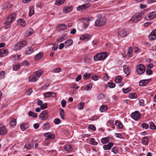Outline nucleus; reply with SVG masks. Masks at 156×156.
Wrapping results in <instances>:
<instances>
[{
	"mask_svg": "<svg viewBox=\"0 0 156 156\" xmlns=\"http://www.w3.org/2000/svg\"><path fill=\"white\" fill-rule=\"evenodd\" d=\"M150 128L153 130H154L156 129V126L153 122H151V123Z\"/></svg>",
	"mask_w": 156,
	"mask_h": 156,
	"instance_id": "nucleus-54",
	"label": "nucleus"
},
{
	"mask_svg": "<svg viewBox=\"0 0 156 156\" xmlns=\"http://www.w3.org/2000/svg\"><path fill=\"white\" fill-rule=\"evenodd\" d=\"M44 135L46 140H53L55 138V135L50 132L45 133Z\"/></svg>",
	"mask_w": 156,
	"mask_h": 156,
	"instance_id": "nucleus-14",
	"label": "nucleus"
},
{
	"mask_svg": "<svg viewBox=\"0 0 156 156\" xmlns=\"http://www.w3.org/2000/svg\"><path fill=\"white\" fill-rule=\"evenodd\" d=\"M33 33V30L31 28L29 29L26 32V34H27V36H30Z\"/></svg>",
	"mask_w": 156,
	"mask_h": 156,
	"instance_id": "nucleus-47",
	"label": "nucleus"
},
{
	"mask_svg": "<svg viewBox=\"0 0 156 156\" xmlns=\"http://www.w3.org/2000/svg\"><path fill=\"white\" fill-rule=\"evenodd\" d=\"M33 48L30 47L28 48L26 53L27 55H29L31 54L33 52Z\"/></svg>",
	"mask_w": 156,
	"mask_h": 156,
	"instance_id": "nucleus-36",
	"label": "nucleus"
},
{
	"mask_svg": "<svg viewBox=\"0 0 156 156\" xmlns=\"http://www.w3.org/2000/svg\"><path fill=\"white\" fill-rule=\"evenodd\" d=\"M16 16V15L15 13L10 14L8 17L7 21L5 22L6 24L9 25L14 20Z\"/></svg>",
	"mask_w": 156,
	"mask_h": 156,
	"instance_id": "nucleus-5",
	"label": "nucleus"
},
{
	"mask_svg": "<svg viewBox=\"0 0 156 156\" xmlns=\"http://www.w3.org/2000/svg\"><path fill=\"white\" fill-rule=\"evenodd\" d=\"M129 97L131 99H136L137 97L136 94L134 93H132L129 94Z\"/></svg>",
	"mask_w": 156,
	"mask_h": 156,
	"instance_id": "nucleus-31",
	"label": "nucleus"
},
{
	"mask_svg": "<svg viewBox=\"0 0 156 156\" xmlns=\"http://www.w3.org/2000/svg\"><path fill=\"white\" fill-rule=\"evenodd\" d=\"M142 16V14L139 13L133 16L132 18V20L134 22H136L140 20Z\"/></svg>",
	"mask_w": 156,
	"mask_h": 156,
	"instance_id": "nucleus-9",
	"label": "nucleus"
},
{
	"mask_svg": "<svg viewBox=\"0 0 156 156\" xmlns=\"http://www.w3.org/2000/svg\"><path fill=\"white\" fill-rule=\"evenodd\" d=\"M114 143L110 142L107 144H105L103 146V148L105 150H110L113 146Z\"/></svg>",
	"mask_w": 156,
	"mask_h": 156,
	"instance_id": "nucleus-18",
	"label": "nucleus"
},
{
	"mask_svg": "<svg viewBox=\"0 0 156 156\" xmlns=\"http://www.w3.org/2000/svg\"><path fill=\"white\" fill-rule=\"evenodd\" d=\"M91 76L90 73H85L83 76V78L84 80H86L89 78Z\"/></svg>",
	"mask_w": 156,
	"mask_h": 156,
	"instance_id": "nucleus-42",
	"label": "nucleus"
},
{
	"mask_svg": "<svg viewBox=\"0 0 156 156\" xmlns=\"http://www.w3.org/2000/svg\"><path fill=\"white\" fill-rule=\"evenodd\" d=\"M54 122L56 125H58L61 122V121L59 118H55L54 120Z\"/></svg>",
	"mask_w": 156,
	"mask_h": 156,
	"instance_id": "nucleus-52",
	"label": "nucleus"
},
{
	"mask_svg": "<svg viewBox=\"0 0 156 156\" xmlns=\"http://www.w3.org/2000/svg\"><path fill=\"white\" fill-rule=\"evenodd\" d=\"M122 77L120 76H118L115 79V81L116 83H120L122 80Z\"/></svg>",
	"mask_w": 156,
	"mask_h": 156,
	"instance_id": "nucleus-45",
	"label": "nucleus"
},
{
	"mask_svg": "<svg viewBox=\"0 0 156 156\" xmlns=\"http://www.w3.org/2000/svg\"><path fill=\"white\" fill-rule=\"evenodd\" d=\"M90 20L89 18H83L81 20L82 23L84 25L83 30L85 29L88 26V22Z\"/></svg>",
	"mask_w": 156,
	"mask_h": 156,
	"instance_id": "nucleus-10",
	"label": "nucleus"
},
{
	"mask_svg": "<svg viewBox=\"0 0 156 156\" xmlns=\"http://www.w3.org/2000/svg\"><path fill=\"white\" fill-rule=\"evenodd\" d=\"M18 23L19 25L24 27L25 25V21L24 20L22 19H20L18 20Z\"/></svg>",
	"mask_w": 156,
	"mask_h": 156,
	"instance_id": "nucleus-30",
	"label": "nucleus"
},
{
	"mask_svg": "<svg viewBox=\"0 0 156 156\" xmlns=\"http://www.w3.org/2000/svg\"><path fill=\"white\" fill-rule=\"evenodd\" d=\"M105 95L104 94H100L98 96V99H104L105 98Z\"/></svg>",
	"mask_w": 156,
	"mask_h": 156,
	"instance_id": "nucleus-58",
	"label": "nucleus"
},
{
	"mask_svg": "<svg viewBox=\"0 0 156 156\" xmlns=\"http://www.w3.org/2000/svg\"><path fill=\"white\" fill-rule=\"evenodd\" d=\"M151 80L150 79L141 80L140 81L139 85L141 86H144L147 84Z\"/></svg>",
	"mask_w": 156,
	"mask_h": 156,
	"instance_id": "nucleus-17",
	"label": "nucleus"
},
{
	"mask_svg": "<svg viewBox=\"0 0 156 156\" xmlns=\"http://www.w3.org/2000/svg\"><path fill=\"white\" fill-rule=\"evenodd\" d=\"M34 144V141H31L27 142L25 145V148L28 149L31 148Z\"/></svg>",
	"mask_w": 156,
	"mask_h": 156,
	"instance_id": "nucleus-19",
	"label": "nucleus"
},
{
	"mask_svg": "<svg viewBox=\"0 0 156 156\" xmlns=\"http://www.w3.org/2000/svg\"><path fill=\"white\" fill-rule=\"evenodd\" d=\"M61 69L60 68L58 67L54 69L52 71V72L53 73H58L61 71Z\"/></svg>",
	"mask_w": 156,
	"mask_h": 156,
	"instance_id": "nucleus-44",
	"label": "nucleus"
},
{
	"mask_svg": "<svg viewBox=\"0 0 156 156\" xmlns=\"http://www.w3.org/2000/svg\"><path fill=\"white\" fill-rule=\"evenodd\" d=\"M43 56V54L41 53H39L37 54L34 57V59L36 60H37L40 59Z\"/></svg>",
	"mask_w": 156,
	"mask_h": 156,
	"instance_id": "nucleus-33",
	"label": "nucleus"
},
{
	"mask_svg": "<svg viewBox=\"0 0 156 156\" xmlns=\"http://www.w3.org/2000/svg\"><path fill=\"white\" fill-rule=\"evenodd\" d=\"M20 66L18 64H16L13 66V69L14 71H17L19 69Z\"/></svg>",
	"mask_w": 156,
	"mask_h": 156,
	"instance_id": "nucleus-51",
	"label": "nucleus"
},
{
	"mask_svg": "<svg viewBox=\"0 0 156 156\" xmlns=\"http://www.w3.org/2000/svg\"><path fill=\"white\" fill-rule=\"evenodd\" d=\"M109 140L108 137L103 138L101 139V142L103 144H107L109 142Z\"/></svg>",
	"mask_w": 156,
	"mask_h": 156,
	"instance_id": "nucleus-32",
	"label": "nucleus"
},
{
	"mask_svg": "<svg viewBox=\"0 0 156 156\" xmlns=\"http://www.w3.org/2000/svg\"><path fill=\"white\" fill-rule=\"evenodd\" d=\"M20 45L21 46V48L26 46L27 45V43L26 41H22L19 42Z\"/></svg>",
	"mask_w": 156,
	"mask_h": 156,
	"instance_id": "nucleus-34",
	"label": "nucleus"
},
{
	"mask_svg": "<svg viewBox=\"0 0 156 156\" xmlns=\"http://www.w3.org/2000/svg\"><path fill=\"white\" fill-rule=\"evenodd\" d=\"M131 116L135 120H137L140 118V115L139 112L136 111L134 112L131 113Z\"/></svg>",
	"mask_w": 156,
	"mask_h": 156,
	"instance_id": "nucleus-13",
	"label": "nucleus"
},
{
	"mask_svg": "<svg viewBox=\"0 0 156 156\" xmlns=\"http://www.w3.org/2000/svg\"><path fill=\"white\" fill-rule=\"evenodd\" d=\"M148 138L147 136H145L143 137L141 140L142 144L145 145H147L148 144Z\"/></svg>",
	"mask_w": 156,
	"mask_h": 156,
	"instance_id": "nucleus-23",
	"label": "nucleus"
},
{
	"mask_svg": "<svg viewBox=\"0 0 156 156\" xmlns=\"http://www.w3.org/2000/svg\"><path fill=\"white\" fill-rule=\"evenodd\" d=\"M118 35L121 37H124L128 34V30L126 29H124L122 30H119L118 31Z\"/></svg>",
	"mask_w": 156,
	"mask_h": 156,
	"instance_id": "nucleus-8",
	"label": "nucleus"
},
{
	"mask_svg": "<svg viewBox=\"0 0 156 156\" xmlns=\"http://www.w3.org/2000/svg\"><path fill=\"white\" fill-rule=\"evenodd\" d=\"M148 38L150 41H152L156 39V29L152 30L148 35Z\"/></svg>",
	"mask_w": 156,
	"mask_h": 156,
	"instance_id": "nucleus-7",
	"label": "nucleus"
},
{
	"mask_svg": "<svg viewBox=\"0 0 156 156\" xmlns=\"http://www.w3.org/2000/svg\"><path fill=\"white\" fill-rule=\"evenodd\" d=\"M28 125L27 123H22L20 125V128L22 131H24L28 128Z\"/></svg>",
	"mask_w": 156,
	"mask_h": 156,
	"instance_id": "nucleus-24",
	"label": "nucleus"
},
{
	"mask_svg": "<svg viewBox=\"0 0 156 156\" xmlns=\"http://www.w3.org/2000/svg\"><path fill=\"white\" fill-rule=\"evenodd\" d=\"M133 51V49L131 47H129L128 50L127 54L129 56L131 55Z\"/></svg>",
	"mask_w": 156,
	"mask_h": 156,
	"instance_id": "nucleus-48",
	"label": "nucleus"
},
{
	"mask_svg": "<svg viewBox=\"0 0 156 156\" xmlns=\"http://www.w3.org/2000/svg\"><path fill=\"white\" fill-rule=\"evenodd\" d=\"M156 12H152L147 15L145 17V19L147 20H151L156 17Z\"/></svg>",
	"mask_w": 156,
	"mask_h": 156,
	"instance_id": "nucleus-6",
	"label": "nucleus"
},
{
	"mask_svg": "<svg viewBox=\"0 0 156 156\" xmlns=\"http://www.w3.org/2000/svg\"><path fill=\"white\" fill-rule=\"evenodd\" d=\"M7 131V129L5 126L1 127L0 128V135L5 134Z\"/></svg>",
	"mask_w": 156,
	"mask_h": 156,
	"instance_id": "nucleus-21",
	"label": "nucleus"
},
{
	"mask_svg": "<svg viewBox=\"0 0 156 156\" xmlns=\"http://www.w3.org/2000/svg\"><path fill=\"white\" fill-rule=\"evenodd\" d=\"M72 10V7L71 6H66L64 8L63 10L65 13L70 12Z\"/></svg>",
	"mask_w": 156,
	"mask_h": 156,
	"instance_id": "nucleus-27",
	"label": "nucleus"
},
{
	"mask_svg": "<svg viewBox=\"0 0 156 156\" xmlns=\"http://www.w3.org/2000/svg\"><path fill=\"white\" fill-rule=\"evenodd\" d=\"M43 74L41 70H39L35 72L34 73L29 77V81L31 82H34L37 80Z\"/></svg>",
	"mask_w": 156,
	"mask_h": 156,
	"instance_id": "nucleus-1",
	"label": "nucleus"
},
{
	"mask_svg": "<svg viewBox=\"0 0 156 156\" xmlns=\"http://www.w3.org/2000/svg\"><path fill=\"white\" fill-rule=\"evenodd\" d=\"M58 27L59 28L60 30H63L67 29V26L65 24H61L58 25Z\"/></svg>",
	"mask_w": 156,
	"mask_h": 156,
	"instance_id": "nucleus-26",
	"label": "nucleus"
},
{
	"mask_svg": "<svg viewBox=\"0 0 156 156\" xmlns=\"http://www.w3.org/2000/svg\"><path fill=\"white\" fill-rule=\"evenodd\" d=\"M84 103V102H81L78 105V109L80 110L83 109Z\"/></svg>",
	"mask_w": 156,
	"mask_h": 156,
	"instance_id": "nucleus-43",
	"label": "nucleus"
},
{
	"mask_svg": "<svg viewBox=\"0 0 156 156\" xmlns=\"http://www.w3.org/2000/svg\"><path fill=\"white\" fill-rule=\"evenodd\" d=\"M48 112L46 110L42 111L39 115V117L40 119L42 120H45L48 118Z\"/></svg>",
	"mask_w": 156,
	"mask_h": 156,
	"instance_id": "nucleus-11",
	"label": "nucleus"
},
{
	"mask_svg": "<svg viewBox=\"0 0 156 156\" xmlns=\"http://www.w3.org/2000/svg\"><path fill=\"white\" fill-rule=\"evenodd\" d=\"M11 5L9 3H6L4 5V9H7L11 7Z\"/></svg>",
	"mask_w": 156,
	"mask_h": 156,
	"instance_id": "nucleus-57",
	"label": "nucleus"
},
{
	"mask_svg": "<svg viewBox=\"0 0 156 156\" xmlns=\"http://www.w3.org/2000/svg\"><path fill=\"white\" fill-rule=\"evenodd\" d=\"M28 115L30 116H32L35 118H36L37 116V115L36 113L32 112L31 111H30L28 112Z\"/></svg>",
	"mask_w": 156,
	"mask_h": 156,
	"instance_id": "nucleus-39",
	"label": "nucleus"
},
{
	"mask_svg": "<svg viewBox=\"0 0 156 156\" xmlns=\"http://www.w3.org/2000/svg\"><path fill=\"white\" fill-rule=\"evenodd\" d=\"M5 76V73L4 71L0 72V79H3Z\"/></svg>",
	"mask_w": 156,
	"mask_h": 156,
	"instance_id": "nucleus-55",
	"label": "nucleus"
},
{
	"mask_svg": "<svg viewBox=\"0 0 156 156\" xmlns=\"http://www.w3.org/2000/svg\"><path fill=\"white\" fill-rule=\"evenodd\" d=\"M64 148L67 152H70L73 151V149L72 146L69 144H65L63 147Z\"/></svg>",
	"mask_w": 156,
	"mask_h": 156,
	"instance_id": "nucleus-15",
	"label": "nucleus"
},
{
	"mask_svg": "<svg viewBox=\"0 0 156 156\" xmlns=\"http://www.w3.org/2000/svg\"><path fill=\"white\" fill-rule=\"evenodd\" d=\"M21 46L19 43H18L14 47V49L15 51H18L21 49Z\"/></svg>",
	"mask_w": 156,
	"mask_h": 156,
	"instance_id": "nucleus-38",
	"label": "nucleus"
},
{
	"mask_svg": "<svg viewBox=\"0 0 156 156\" xmlns=\"http://www.w3.org/2000/svg\"><path fill=\"white\" fill-rule=\"evenodd\" d=\"M61 105L63 108H64L65 107L66 105V101L64 100H62L61 102Z\"/></svg>",
	"mask_w": 156,
	"mask_h": 156,
	"instance_id": "nucleus-64",
	"label": "nucleus"
},
{
	"mask_svg": "<svg viewBox=\"0 0 156 156\" xmlns=\"http://www.w3.org/2000/svg\"><path fill=\"white\" fill-rule=\"evenodd\" d=\"M112 151L114 153V154H116L118 151L117 148L116 147H114L112 148Z\"/></svg>",
	"mask_w": 156,
	"mask_h": 156,
	"instance_id": "nucleus-59",
	"label": "nucleus"
},
{
	"mask_svg": "<svg viewBox=\"0 0 156 156\" xmlns=\"http://www.w3.org/2000/svg\"><path fill=\"white\" fill-rule=\"evenodd\" d=\"M124 73L127 75H128L130 72L129 69L128 68L124 69Z\"/></svg>",
	"mask_w": 156,
	"mask_h": 156,
	"instance_id": "nucleus-60",
	"label": "nucleus"
},
{
	"mask_svg": "<svg viewBox=\"0 0 156 156\" xmlns=\"http://www.w3.org/2000/svg\"><path fill=\"white\" fill-rule=\"evenodd\" d=\"M88 128L94 131L96 129L95 127L92 125H89L88 126Z\"/></svg>",
	"mask_w": 156,
	"mask_h": 156,
	"instance_id": "nucleus-61",
	"label": "nucleus"
},
{
	"mask_svg": "<svg viewBox=\"0 0 156 156\" xmlns=\"http://www.w3.org/2000/svg\"><path fill=\"white\" fill-rule=\"evenodd\" d=\"M92 87V85L90 84H88L85 88L86 90L88 91L90 90Z\"/></svg>",
	"mask_w": 156,
	"mask_h": 156,
	"instance_id": "nucleus-62",
	"label": "nucleus"
},
{
	"mask_svg": "<svg viewBox=\"0 0 156 156\" xmlns=\"http://www.w3.org/2000/svg\"><path fill=\"white\" fill-rule=\"evenodd\" d=\"M141 126L144 129H147L149 128V125L147 123H144L141 125Z\"/></svg>",
	"mask_w": 156,
	"mask_h": 156,
	"instance_id": "nucleus-49",
	"label": "nucleus"
},
{
	"mask_svg": "<svg viewBox=\"0 0 156 156\" xmlns=\"http://www.w3.org/2000/svg\"><path fill=\"white\" fill-rule=\"evenodd\" d=\"M16 122L15 119H13L11 120L10 123V125L12 127H14L16 125Z\"/></svg>",
	"mask_w": 156,
	"mask_h": 156,
	"instance_id": "nucleus-41",
	"label": "nucleus"
},
{
	"mask_svg": "<svg viewBox=\"0 0 156 156\" xmlns=\"http://www.w3.org/2000/svg\"><path fill=\"white\" fill-rule=\"evenodd\" d=\"M59 111L61 118L62 119L64 120L65 119V118L64 117L65 112L64 111V109L62 108H60L59 109Z\"/></svg>",
	"mask_w": 156,
	"mask_h": 156,
	"instance_id": "nucleus-22",
	"label": "nucleus"
},
{
	"mask_svg": "<svg viewBox=\"0 0 156 156\" xmlns=\"http://www.w3.org/2000/svg\"><path fill=\"white\" fill-rule=\"evenodd\" d=\"M115 125L119 129L123 128V125L122 123L118 120H116L115 123Z\"/></svg>",
	"mask_w": 156,
	"mask_h": 156,
	"instance_id": "nucleus-28",
	"label": "nucleus"
},
{
	"mask_svg": "<svg viewBox=\"0 0 156 156\" xmlns=\"http://www.w3.org/2000/svg\"><path fill=\"white\" fill-rule=\"evenodd\" d=\"M90 37V35L88 34H84L81 36L80 37V39L84 40L86 39H89Z\"/></svg>",
	"mask_w": 156,
	"mask_h": 156,
	"instance_id": "nucleus-29",
	"label": "nucleus"
},
{
	"mask_svg": "<svg viewBox=\"0 0 156 156\" xmlns=\"http://www.w3.org/2000/svg\"><path fill=\"white\" fill-rule=\"evenodd\" d=\"M52 94H54V96L55 95V94L51 92H48L44 93L43 94L44 98H46L50 97Z\"/></svg>",
	"mask_w": 156,
	"mask_h": 156,
	"instance_id": "nucleus-20",
	"label": "nucleus"
},
{
	"mask_svg": "<svg viewBox=\"0 0 156 156\" xmlns=\"http://www.w3.org/2000/svg\"><path fill=\"white\" fill-rule=\"evenodd\" d=\"M108 86L110 88H113L115 86V84L113 82L109 83H108Z\"/></svg>",
	"mask_w": 156,
	"mask_h": 156,
	"instance_id": "nucleus-46",
	"label": "nucleus"
},
{
	"mask_svg": "<svg viewBox=\"0 0 156 156\" xmlns=\"http://www.w3.org/2000/svg\"><path fill=\"white\" fill-rule=\"evenodd\" d=\"M107 109V107L105 105H102L100 108V110L101 112H104Z\"/></svg>",
	"mask_w": 156,
	"mask_h": 156,
	"instance_id": "nucleus-35",
	"label": "nucleus"
},
{
	"mask_svg": "<svg viewBox=\"0 0 156 156\" xmlns=\"http://www.w3.org/2000/svg\"><path fill=\"white\" fill-rule=\"evenodd\" d=\"M131 88L128 87L126 89L123 88L122 91L124 93H127L131 90Z\"/></svg>",
	"mask_w": 156,
	"mask_h": 156,
	"instance_id": "nucleus-53",
	"label": "nucleus"
},
{
	"mask_svg": "<svg viewBox=\"0 0 156 156\" xmlns=\"http://www.w3.org/2000/svg\"><path fill=\"white\" fill-rule=\"evenodd\" d=\"M107 55L106 52H101L97 54L94 57V60H103L107 57Z\"/></svg>",
	"mask_w": 156,
	"mask_h": 156,
	"instance_id": "nucleus-3",
	"label": "nucleus"
},
{
	"mask_svg": "<svg viewBox=\"0 0 156 156\" xmlns=\"http://www.w3.org/2000/svg\"><path fill=\"white\" fill-rule=\"evenodd\" d=\"M8 54L7 49L2 48L0 50V57L7 55Z\"/></svg>",
	"mask_w": 156,
	"mask_h": 156,
	"instance_id": "nucleus-16",
	"label": "nucleus"
},
{
	"mask_svg": "<svg viewBox=\"0 0 156 156\" xmlns=\"http://www.w3.org/2000/svg\"><path fill=\"white\" fill-rule=\"evenodd\" d=\"M140 105L141 106H144V101L143 99H140L139 101Z\"/></svg>",
	"mask_w": 156,
	"mask_h": 156,
	"instance_id": "nucleus-63",
	"label": "nucleus"
},
{
	"mask_svg": "<svg viewBox=\"0 0 156 156\" xmlns=\"http://www.w3.org/2000/svg\"><path fill=\"white\" fill-rule=\"evenodd\" d=\"M73 44V40L71 39H69L65 42V47L67 48L68 47L71 45Z\"/></svg>",
	"mask_w": 156,
	"mask_h": 156,
	"instance_id": "nucleus-25",
	"label": "nucleus"
},
{
	"mask_svg": "<svg viewBox=\"0 0 156 156\" xmlns=\"http://www.w3.org/2000/svg\"><path fill=\"white\" fill-rule=\"evenodd\" d=\"M106 23V20L105 18L101 17L97 19L95 22V24L97 27H100L105 25Z\"/></svg>",
	"mask_w": 156,
	"mask_h": 156,
	"instance_id": "nucleus-2",
	"label": "nucleus"
},
{
	"mask_svg": "<svg viewBox=\"0 0 156 156\" xmlns=\"http://www.w3.org/2000/svg\"><path fill=\"white\" fill-rule=\"evenodd\" d=\"M90 144L93 145H97L98 144V143L95 141L94 138H91L90 140Z\"/></svg>",
	"mask_w": 156,
	"mask_h": 156,
	"instance_id": "nucleus-40",
	"label": "nucleus"
},
{
	"mask_svg": "<svg viewBox=\"0 0 156 156\" xmlns=\"http://www.w3.org/2000/svg\"><path fill=\"white\" fill-rule=\"evenodd\" d=\"M65 1V0H56L55 1V3L56 5H59L63 4Z\"/></svg>",
	"mask_w": 156,
	"mask_h": 156,
	"instance_id": "nucleus-37",
	"label": "nucleus"
},
{
	"mask_svg": "<svg viewBox=\"0 0 156 156\" xmlns=\"http://www.w3.org/2000/svg\"><path fill=\"white\" fill-rule=\"evenodd\" d=\"M34 14V9L33 7H31L30 9L29 16H31Z\"/></svg>",
	"mask_w": 156,
	"mask_h": 156,
	"instance_id": "nucleus-50",
	"label": "nucleus"
},
{
	"mask_svg": "<svg viewBox=\"0 0 156 156\" xmlns=\"http://www.w3.org/2000/svg\"><path fill=\"white\" fill-rule=\"evenodd\" d=\"M90 6V3L83 4L77 7L76 9L79 11H80L82 10H85L88 8Z\"/></svg>",
	"mask_w": 156,
	"mask_h": 156,
	"instance_id": "nucleus-12",
	"label": "nucleus"
},
{
	"mask_svg": "<svg viewBox=\"0 0 156 156\" xmlns=\"http://www.w3.org/2000/svg\"><path fill=\"white\" fill-rule=\"evenodd\" d=\"M145 66L143 64L138 65L136 68V72L139 75L143 74L145 71Z\"/></svg>",
	"mask_w": 156,
	"mask_h": 156,
	"instance_id": "nucleus-4",
	"label": "nucleus"
},
{
	"mask_svg": "<svg viewBox=\"0 0 156 156\" xmlns=\"http://www.w3.org/2000/svg\"><path fill=\"white\" fill-rule=\"evenodd\" d=\"M64 38L65 37L64 36H62L58 37L57 40V41L59 42H62L64 40Z\"/></svg>",
	"mask_w": 156,
	"mask_h": 156,
	"instance_id": "nucleus-56",
	"label": "nucleus"
}]
</instances>
